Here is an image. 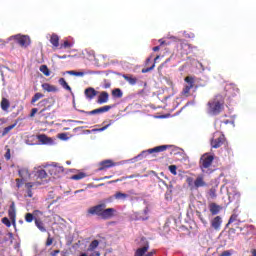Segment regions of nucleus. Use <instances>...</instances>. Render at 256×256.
<instances>
[{
    "label": "nucleus",
    "instance_id": "obj_1",
    "mask_svg": "<svg viewBox=\"0 0 256 256\" xmlns=\"http://www.w3.org/2000/svg\"><path fill=\"white\" fill-rule=\"evenodd\" d=\"M115 213H117V210L115 208H107V204L105 202L92 206L87 210L88 217L96 215L99 219H103V221L113 219V217H115Z\"/></svg>",
    "mask_w": 256,
    "mask_h": 256
},
{
    "label": "nucleus",
    "instance_id": "obj_2",
    "mask_svg": "<svg viewBox=\"0 0 256 256\" xmlns=\"http://www.w3.org/2000/svg\"><path fill=\"white\" fill-rule=\"evenodd\" d=\"M225 101L221 95H217L215 98L208 102V112L210 115H219L223 111Z\"/></svg>",
    "mask_w": 256,
    "mask_h": 256
},
{
    "label": "nucleus",
    "instance_id": "obj_3",
    "mask_svg": "<svg viewBox=\"0 0 256 256\" xmlns=\"http://www.w3.org/2000/svg\"><path fill=\"white\" fill-rule=\"evenodd\" d=\"M213 161H215V156L209 153H205L200 157L199 168L202 173H208L209 169H211V166L213 165Z\"/></svg>",
    "mask_w": 256,
    "mask_h": 256
},
{
    "label": "nucleus",
    "instance_id": "obj_4",
    "mask_svg": "<svg viewBox=\"0 0 256 256\" xmlns=\"http://www.w3.org/2000/svg\"><path fill=\"white\" fill-rule=\"evenodd\" d=\"M167 149H172L170 154L175 155V151H179V148L173 146V145H161V146H156L154 148L145 150L142 152L141 155H152L153 153H163V151H167Z\"/></svg>",
    "mask_w": 256,
    "mask_h": 256
},
{
    "label": "nucleus",
    "instance_id": "obj_5",
    "mask_svg": "<svg viewBox=\"0 0 256 256\" xmlns=\"http://www.w3.org/2000/svg\"><path fill=\"white\" fill-rule=\"evenodd\" d=\"M184 81L186 85H184L181 95L182 97H191V89L195 87V78L193 76H187Z\"/></svg>",
    "mask_w": 256,
    "mask_h": 256
},
{
    "label": "nucleus",
    "instance_id": "obj_6",
    "mask_svg": "<svg viewBox=\"0 0 256 256\" xmlns=\"http://www.w3.org/2000/svg\"><path fill=\"white\" fill-rule=\"evenodd\" d=\"M12 39H14L20 47H29V45H31V38L27 35L17 34L12 36Z\"/></svg>",
    "mask_w": 256,
    "mask_h": 256
},
{
    "label": "nucleus",
    "instance_id": "obj_7",
    "mask_svg": "<svg viewBox=\"0 0 256 256\" xmlns=\"http://www.w3.org/2000/svg\"><path fill=\"white\" fill-rule=\"evenodd\" d=\"M55 105V100L53 98H45L42 99L38 104L37 107L38 109L44 110V111H50L51 107Z\"/></svg>",
    "mask_w": 256,
    "mask_h": 256
},
{
    "label": "nucleus",
    "instance_id": "obj_8",
    "mask_svg": "<svg viewBox=\"0 0 256 256\" xmlns=\"http://www.w3.org/2000/svg\"><path fill=\"white\" fill-rule=\"evenodd\" d=\"M111 109H113V106L106 105L88 112L85 110H80V113H85L86 115H101L103 113H108V111H111Z\"/></svg>",
    "mask_w": 256,
    "mask_h": 256
},
{
    "label": "nucleus",
    "instance_id": "obj_9",
    "mask_svg": "<svg viewBox=\"0 0 256 256\" xmlns=\"http://www.w3.org/2000/svg\"><path fill=\"white\" fill-rule=\"evenodd\" d=\"M225 143V135L219 134L218 136H214V138L211 140V146L213 149H219L221 145Z\"/></svg>",
    "mask_w": 256,
    "mask_h": 256
},
{
    "label": "nucleus",
    "instance_id": "obj_10",
    "mask_svg": "<svg viewBox=\"0 0 256 256\" xmlns=\"http://www.w3.org/2000/svg\"><path fill=\"white\" fill-rule=\"evenodd\" d=\"M49 173L53 177H59L62 173H65V168L58 164H54L49 168Z\"/></svg>",
    "mask_w": 256,
    "mask_h": 256
},
{
    "label": "nucleus",
    "instance_id": "obj_11",
    "mask_svg": "<svg viewBox=\"0 0 256 256\" xmlns=\"http://www.w3.org/2000/svg\"><path fill=\"white\" fill-rule=\"evenodd\" d=\"M117 163L113 162V160H103L99 163L98 171H105L106 169H111V167H115Z\"/></svg>",
    "mask_w": 256,
    "mask_h": 256
},
{
    "label": "nucleus",
    "instance_id": "obj_12",
    "mask_svg": "<svg viewBox=\"0 0 256 256\" xmlns=\"http://www.w3.org/2000/svg\"><path fill=\"white\" fill-rule=\"evenodd\" d=\"M232 223H234L237 229H239L240 231H243V228L239 227V225H241V220H239V215L232 214L228 220V223L226 224V228L229 227Z\"/></svg>",
    "mask_w": 256,
    "mask_h": 256
},
{
    "label": "nucleus",
    "instance_id": "obj_13",
    "mask_svg": "<svg viewBox=\"0 0 256 256\" xmlns=\"http://www.w3.org/2000/svg\"><path fill=\"white\" fill-rule=\"evenodd\" d=\"M211 227L215 231H220L221 230V225L223 224V218L221 216H216L211 220Z\"/></svg>",
    "mask_w": 256,
    "mask_h": 256
},
{
    "label": "nucleus",
    "instance_id": "obj_14",
    "mask_svg": "<svg viewBox=\"0 0 256 256\" xmlns=\"http://www.w3.org/2000/svg\"><path fill=\"white\" fill-rule=\"evenodd\" d=\"M8 217L12 221L13 225H15V219L17 217V211L15 210V202H12L10 208L8 210Z\"/></svg>",
    "mask_w": 256,
    "mask_h": 256
},
{
    "label": "nucleus",
    "instance_id": "obj_15",
    "mask_svg": "<svg viewBox=\"0 0 256 256\" xmlns=\"http://www.w3.org/2000/svg\"><path fill=\"white\" fill-rule=\"evenodd\" d=\"M194 187L195 189H199V187H207V183L205 182V178L203 177V175L197 176L194 181Z\"/></svg>",
    "mask_w": 256,
    "mask_h": 256
},
{
    "label": "nucleus",
    "instance_id": "obj_16",
    "mask_svg": "<svg viewBox=\"0 0 256 256\" xmlns=\"http://www.w3.org/2000/svg\"><path fill=\"white\" fill-rule=\"evenodd\" d=\"M38 141L42 143V145H53V138H49L45 134L38 135Z\"/></svg>",
    "mask_w": 256,
    "mask_h": 256
},
{
    "label": "nucleus",
    "instance_id": "obj_17",
    "mask_svg": "<svg viewBox=\"0 0 256 256\" xmlns=\"http://www.w3.org/2000/svg\"><path fill=\"white\" fill-rule=\"evenodd\" d=\"M109 101V93L107 91H103L100 93L97 99V103L99 105H103L104 103H107Z\"/></svg>",
    "mask_w": 256,
    "mask_h": 256
},
{
    "label": "nucleus",
    "instance_id": "obj_18",
    "mask_svg": "<svg viewBox=\"0 0 256 256\" xmlns=\"http://www.w3.org/2000/svg\"><path fill=\"white\" fill-rule=\"evenodd\" d=\"M42 89L47 91V93H57L59 91L55 85H51L49 83L42 84Z\"/></svg>",
    "mask_w": 256,
    "mask_h": 256
},
{
    "label": "nucleus",
    "instance_id": "obj_19",
    "mask_svg": "<svg viewBox=\"0 0 256 256\" xmlns=\"http://www.w3.org/2000/svg\"><path fill=\"white\" fill-rule=\"evenodd\" d=\"M122 77L129 85H137V77L133 76V74H123Z\"/></svg>",
    "mask_w": 256,
    "mask_h": 256
},
{
    "label": "nucleus",
    "instance_id": "obj_20",
    "mask_svg": "<svg viewBox=\"0 0 256 256\" xmlns=\"http://www.w3.org/2000/svg\"><path fill=\"white\" fill-rule=\"evenodd\" d=\"M147 251H149V243H146L142 248H138L135 251L134 256H147Z\"/></svg>",
    "mask_w": 256,
    "mask_h": 256
},
{
    "label": "nucleus",
    "instance_id": "obj_21",
    "mask_svg": "<svg viewBox=\"0 0 256 256\" xmlns=\"http://www.w3.org/2000/svg\"><path fill=\"white\" fill-rule=\"evenodd\" d=\"M223 209L221 206L217 205L216 203H211L209 205V210L211 215H218V213Z\"/></svg>",
    "mask_w": 256,
    "mask_h": 256
},
{
    "label": "nucleus",
    "instance_id": "obj_22",
    "mask_svg": "<svg viewBox=\"0 0 256 256\" xmlns=\"http://www.w3.org/2000/svg\"><path fill=\"white\" fill-rule=\"evenodd\" d=\"M165 199L167 201H171V199H173V184H169L167 185V190H166V193H165Z\"/></svg>",
    "mask_w": 256,
    "mask_h": 256
},
{
    "label": "nucleus",
    "instance_id": "obj_23",
    "mask_svg": "<svg viewBox=\"0 0 256 256\" xmlns=\"http://www.w3.org/2000/svg\"><path fill=\"white\" fill-rule=\"evenodd\" d=\"M85 95L88 99H94L95 97H97V91L95 90V88H87L85 90Z\"/></svg>",
    "mask_w": 256,
    "mask_h": 256
},
{
    "label": "nucleus",
    "instance_id": "obj_24",
    "mask_svg": "<svg viewBox=\"0 0 256 256\" xmlns=\"http://www.w3.org/2000/svg\"><path fill=\"white\" fill-rule=\"evenodd\" d=\"M35 225L41 231V233H47V228H45V223L40 219L35 218Z\"/></svg>",
    "mask_w": 256,
    "mask_h": 256
},
{
    "label": "nucleus",
    "instance_id": "obj_25",
    "mask_svg": "<svg viewBox=\"0 0 256 256\" xmlns=\"http://www.w3.org/2000/svg\"><path fill=\"white\" fill-rule=\"evenodd\" d=\"M19 176L21 177V179H29V177H31V173H29V169L27 168H22L18 171Z\"/></svg>",
    "mask_w": 256,
    "mask_h": 256
},
{
    "label": "nucleus",
    "instance_id": "obj_26",
    "mask_svg": "<svg viewBox=\"0 0 256 256\" xmlns=\"http://www.w3.org/2000/svg\"><path fill=\"white\" fill-rule=\"evenodd\" d=\"M102 125H104L102 128H98V129H93L92 131H105L106 129H109V127H111V125H113V120H108V121H104L102 123Z\"/></svg>",
    "mask_w": 256,
    "mask_h": 256
},
{
    "label": "nucleus",
    "instance_id": "obj_27",
    "mask_svg": "<svg viewBox=\"0 0 256 256\" xmlns=\"http://www.w3.org/2000/svg\"><path fill=\"white\" fill-rule=\"evenodd\" d=\"M160 58H161V56L157 55L154 58V63L150 67L143 68L142 73H149V72L153 71L155 69V64L157 63V60L160 59Z\"/></svg>",
    "mask_w": 256,
    "mask_h": 256
},
{
    "label": "nucleus",
    "instance_id": "obj_28",
    "mask_svg": "<svg viewBox=\"0 0 256 256\" xmlns=\"http://www.w3.org/2000/svg\"><path fill=\"white\" fill-rule=\"evenodd\" d=\"M0 105H1L2 111H9V107H11V103L7 98H2Z\"/></svg>",
    "mask_w": 256,
    "mask_h": 256
},
{
    "label": "nucleus",
    "instance_id": "obj_29",
    "mask_svg": "<svg viewBox=\"0 0 256 256\" xmlns=\"http://www.w3.org/2000/svg\"><path fill=\"white\" fill-rule=\"evenodd\" d=\"M87 177V174L85 172H79L78 174H74L70 177L72 181H81V179H85Z\"/></svg>",
    "mask_w": 256,
    "mask_h": 256
},
{
    "label": "nucleus",
    "instance_id": "obj_30",
    "mask_svg": "<svg viewBox=\"0 0 256 256\" xmlns=\"http://www.w3.org/2000/svg\"><path fill=\"white\" fill-rule=\"evenodd\" d=\"M129 197V194L123 193V192H116L114 194V199H117L118 201H125Z\"/></svg>",
    "mask_w": 256,
    "mask_h": 256
},
{
    "label": "nucleus",
    "instance_id": "obj_31",
    "mask_svg": "<svg viewBox=\"0 0 256 256\" xmlns=\"http://www.w3.org/2000/svg\"><path fill=\"white\" fill-rule=\"evenodd\" d=\"M50 43L53 47H59V36L57 34H52L50 37Z\"/></svg>",
    "mask_w": 256,
    "mask_h": 256
},
{
    "label": "nucleus",
    "instance_id": "obj_32",
    "mask_svg": "<svg viewBox=\"0 0 256 256\" xmlns=\"http://www.w3.org/2000/svg\"><path fill=\"white\" fill-rule=\"evenodd\" d=\"M43 97H45V94L41 92H37L36 94H34V96L31 99V105H35V103H37L39 99H43Z\"/></svg>",
    "mask_w": 256,
    "mask_h": 256
},
{
    "label": "nucleus",
    "instance_id": "obj_33",
    "mask_svg": "<svg viewBox=\"0 0 256 256\" xmlns=\"http://www.w3.org/2000/svg\"><path fill=\"white\" fill-rule=\"evenodd\" d=\"M112 97H115L116 99H121L123 97V91H121L120 88H115L112 90Z\"/></svg>",
    "mask_w": 256,
    "mask_h": 256
},
{
    "label": "nucleus",
    "instance_id": "obj_34",
    "mask_svg": "<svg viewBox=\"0 0 256 256\" xmlns=\"http://www.w3.org/2000/svg\"><path fill=\"white\" fill-rule=\"evenodd\" d=\"M58 82H59V85L63 87V89H66V91H71V86H69L67 81H65V78H60Z\"/></svg>",
    "mask_w": 256,
    "mask_h": 256
},
{
    "label": "nucleus",
    "instance_id": "obj_35",
    "mask_svg": "<svg viewBox=\"0 0 256 256\" xmlns=\"http://www.w3.org/2000/svg\"><path fill=\"white\" fill-rule=\"evenodd\" d=\"M67 75H74L75 77H85L87 72H77L75 70L66 71Z\"/></svg>",
    "mask_w": 256,
    "mask_h": 256
},
{
    "label": "nucleus",
    "instance_id": "obj_36",
    "mask_svg": "<svg viewBox=\"0 0 256 256\" xmlns=\"http://www.w3.org/2000/svg\"><path fill=\"white\" fill-rule=\"evenodd\" d=\"M40 71H41V73H43V75H45V77H49V75H51V70H49L47 65H41Z\"/></svg>",
    "mask_w": 256,
    "mask_h": 256
},
{
    "label": "nucleus",
    "instance_id": "obj_37",
    "mask_svg": "<svg viewBox=\"0 0 256 256\" xmlns=\"http://www.w3.org/2000/svg\"><path fill=\"white\" fill-rule=\"evenodd\" d=\"M99 247V240H93L88 248V251H95Z\"/></svg>",
    "mask_w": 256,
    "mask_h": 256
},
{
    "label": "nucleus",
    "instance_id": "obj_38",
    "mask_svg": "<svg viewBox=\"0 0 256 256\" xmlns=\"http://www.w3.org/2000/svg\"><path fill=\"white\" fill-rule=\"evenodd\" d=\"M16 125H17V124H12V125H10V126L5 127L4 130H3V132H2V137H5V135H8V133H9L10 131H12V129H15Z\"/></svg>",
    "mask_w": 256,
    "mask_h": 256
},
{
    "label": "nucleus",
    "instance_id": "obj_39",
    "mask_svg": "<svg viewBox=\"0 0 256 256\" xmlns=\"http://www.w3.org/2000/svg\"><path fill=\"white\" fill-rule=\"evenodd\" d=\"M36 177H38V179H45L47 177V172L43 169L38 170L36 172Z\"/></svg>",
    "mask_w": 256,
    "mask_h": 256
},
{
    "label": "nucleus",
    "instance_id": "obj_40",
    "mask_svg": "<svg viewBox=\"0 0 256 256\" xmlns=\"http://www.w3.org/2000/svg\"><path fill=\"white\" fill-rule=\"evenodd\" d=\"M45 111H47V110H40L38 112L40 119H49V117L51 116V113H45Z\"/></svg>",
    "mask_w": 256,
    "mask_h": 256
},
{
    "label": "nucleus",
    "instance_id": "obj_41",
    "mask_svg": "<svg viewBox=\"0 0 256 256\" xmlns=\"http://www.w3.org/2000/svg\"><path fill=\"white\" fill-rule=\"evenodd\" d=\"M190 45L187 42L180 43V49H182L183 53H187V49H190Z\"/></svg>",
    "mask_w": 256,
    "mask_h": 256
},
{
    "label": "nucleus",
    "instance_id": "obj_42",
    "mask_svg": "<svg viewBox=\"0 0 256 256\" xmlns=\"http://www.w3.org/2000/svg\"><path fill=\"white\" fill-rule=\"evenodd\" d=\"M35 219V216L31 213H26L25 215V221L26 223H33V220Z\"/></svg>",
    "mask_w": 256,
    "mask_h": 256
},
{
    "label": "nucleus",
    "instance_id": "obj_43",
    "mask_svg": "<svg viewBox=\"0 0 256 256\" xmlns=\"http://www.w3.org/2000/svg\"><path fill=\"white\" fill-rule=\"evenodd\" d=\"M71 47H73V45H71L67 40H65L64 43L60 45V49H71Z\"/></svg>",
    "mask_w": 256,
    "mask_h": 256
},
{
    "label": "nucleus",
    "instance_id": "obj_44",
    "mask_svg": "<svg viewBox=\"0 0 256 256\" xmlns=\"http://www.w3.org/2000/svg\"><path fill=\"white\" fill-rule=\"evenodd\" d=\"M6 161H9L11 159V149L9 148V146H6V153L4 155Z\"/></svg>",
    "mask_w": 256,
    "mask_h": 256
},
{
    "label": "nucleus",
    "instance_id": "obj_45",
    "mask_svg": "<svg viewBox=\"0 0 256 256\" xmlns=\"http://www.w3.org/2000/svg\"><path fill=\"white\" fill-rule=\"evenodd\" d=\"M209 196L212 198V199H215V197H217V190L215 188H211L209 190Z\"/></svg>",
    "mask_w": 256,
    "mask_h": 256
},
{
    "label": "nucleus",
    "instance_id": "obj_46",
    "mask_svg": "<svg viewBox=\"0 0 256 256\" xmlns=\"http://www.w3.org/2000/svg\"><path fill=\"white\" fill-rule=\"evenodd\" d=\"M169 171L172 173V175H177V166L176 165H170Z\"/></svg>",
    "mask_w": 256,
    "mask_h": 256
},
{
    "label": "nucleus",
    "instance_id": "obj_47",
    "mask_svg": "<svg viewBox=\"0 0 256 256\" xmlns=\"http://www.w3.org/2000/svg\"><path fill=\"white\" fill-rule=\"evenodd\" d=\"M2 223L6 225V227H11V221L7 217L2 218Z\"/></svg>",
    "mask_w": 256,
    "mask_h": 256
},
{
    "label": "nucleus",
    "instance_id": "obj_48",
    "mask_svg": "<svg viewBox=\"0 0 256 256\" xmlns=\"http://www.w3.org/2000/svg\"><path fill=\"white\" fill-rule=\"evenodd\" d=\"M51 245H53V238H51V236H48L46 240V247H51Z\"/></svg>",
    "mask_w": 256,
    "mask_h": 256
},
{
    "label": "nucleus",
    "instance_id": "obj_49",
    "mask_svg": "<svg viewBox=\"0 0 256 256\" xmlns=\"http://www.w3.org/2000/svg\"><path fill=\"white\" fill-rule=\"evenodd\" d=\"M152 60H153V55H150V56L146 59V61H145L146 67H151V66H149V65H150V63H151Z\"/></svg>",
    "mask_w": 256,
    "mask_h": 256
},
{
    "label": "nucleus",
    "instance_id": "obj_50",
    "mask_svg": "<svg viewBox=\"0 0 256 256\" xmlns=\"http://www.w3.org/2000/svg\"><path fill=\"white\" fill-rule=\"evenodd\" d=\"M38 112H39V108H32L30 117H35V115H37Z\"/></svg>",
    "mask_w": 256,
    "mask_h": 256
},
{
    "label": "nucleus",
    "instance_id": "obj_51",
    "mask_svg": "<svg viewBox=\"0 0 256 256\" xmlns=\"http://www.w3.org/2000/svg\"><path fill=\"white\" fill-rule=\"evenodd\" d=\"M231 197H236L237 199H240L241 193L236 192V193H234V194H229V199H231Z\"/></svg>",
    "mask_w": 256,
    "mask_h": 256
},
{
    "label": "nucleus",
    "instance_id": "obj_52",
    "mask_svg": "<svg viewBox=\"0 0 256 256\" xmlns=\"http://www.w3.org/2000/svg\"><path fill=\"white\" fill-rule=\"evenodd\" d=\"M33 185H35L33 182H28L25 184V187L27 190H31L33 189Z\"/></svg>",
    "mask_w": 256,
    "mask_h": 256
},
{
    "label": "nucleus",
    "instance_id": "obj_53",
    "mask_svg": "<svg viewBox=\"0 0 256 256\" xmlns=\"http://www.w3.org/2000/svg\"><path fill=\"white\" fill-rule=\"evenodd\" d=\"M59 253H61L60 250H54V251H52V252L50 253V255H51V256H57V255H59Z\"/></svg>",
    "mask_w": 256,
    "mask_h": 256
},
{
    "label": "nucleus",
    "instance_id": "obj_54",
    "mask_svg": "<svg viewBox=\"0 0 256 256\" xmlns=\"http://www.w3.org/2000/svg\"><path fill=\"white\" fill-rule=\"evenodd\" d=\"M23 183V179H16V185L17 187H21V184Z\"/></svg>",
    "mask_w": 256,
    "mask_h": 256
},
{
    "label": "nucleus",
    "instance_id": "obj_55",
    "mask_svg": "<svg viewBox=\"0 0 256 256\" xmlns=\"http://www.w3.org/2000/svg\"><path fill=\"white\" fill-rule=\"evenodd\" d=\"M27 197H33V191L32 190H27Z\"/></svg>",
    "mask_w": 256,
    "mask_h": 256
},
{
    "label": "nucleus",
    "instance_id": "obj_56",
    "mask_svg": "<svg viewBox=\"0 0 256 256\" xmlns=\"http://www.w3.org/2000/svg\"><path fill=\"white\" fill-rule=\"evenodd\" d=\"M67 137V134L61 133L59 134V139H65Z\"/></svg>",
    "mask_w": 256,
    "mask_h": 256
},
{
    "label": "nucleus",
    "instance_id": "obj_57",
    "mask_svg": "<svg viewBox=\"0 0 256 256\" xmlns=\"http://www.w3.org/2000/svg\"><path fill=\"white\" fill-rule=\"evenodd\" d=\"M7 45V42L5 40H0V47H5Z\"/></svg>",
    "mask_w": 256,
    "mask_h": 256
},
{
    "label": "nucleus",
    "instance_id": "obj_58",
    "mask_svg": "<svg viewBox=\"0 0 256 256\" xmlns=\"http://www.w3.org/2000/svg\"><path fill=\"white\" fill-rule=\"evenodd\" d=\"M110 87H111V83L106 82V83L104 84V89H109Z\"/></svg>",
    "mask_w": 256,
    "mask_h": 256
},
{
    "label": "nucleus",
    "instance_id": "obj_59",
    "mask_svg": "<svg viewBox=\"0 0 256 256\" xmlns=\"http://www.w3.org/2000/svg\"><path fill=\"white\" fill-rule=\"evenodd\" d=\"M143 213H144V215H149V207H146V208L143 210Z\"/></svg>",
    "mask_w": 256,
    "mask_h": 256
},
{
    "label": "nucleus",
    "instance_id": "obj_60",
    "mask_svg": "<svg viewBox=\"0 0 256 256\" xmlns=\"http://www.w3.org/2000/svg\"><path fill=\"white\" fill-rule=\"evenodd\" d=\"M135 177H137V175H130V176L124 177V179H135Z\"/></svg>",
    "mask_w": 256,
    "mask_h": 256
},
{
    "label": "nucleus",
    "instance_id": "obj_61",
    "mask_svg": "<svg viewBox=\"0 0 256 256\" xmlns=\"http://www.w3.org/2000/svg\"><path fill=\"white\" fill-rule=\"evenodd\" d=\"M155 250H153V251H151V252H148L147 254H146V256H153V255H155Z\"/></svg>",
    "mask_w": 256,
    "mask_h": 256
},
{
    "label": "nucleus",
    "instance_id": "obj_62",
    "mask_svg": "<svg viewBox=\"0 0 256 256\" xmlns=\"http://www.w3.org/2000/svg\"><path fill=\"white\" fill-rule=\"evenodd\" d=\"M90 256H101V253L100 252H93Z\"/></svg>",
    "mask_w": 256,
    "mask_h": 256
},
{
    "label": "nucleus",
    "instance_id": "obj_63",
    "mask_svg": "<svg viewBox=\"0 0 256 256\" xmlns=\"http://www.w3.org/2000/svg\"><path fill=\"white\" fill-rule=\"evenodd\" d=\"M160 49H161L160 46H156V47L153 48V51L157 52V51H159Z\"/></svg>",
    "mask_w": 256,
    "mask_h": 256
},
{
    "label": "nucleus",
    "instance_id": "obj_64",
    "mask_svg": "<svg viewBox=\"0 0 256 256\" xmlns=\"http://www.w3.org/2000/svg\"><path fill=\"white\" fill-rule=\"evenodd\" d=\"M252 256H256V249L251 250Z\"/></svg>",
    "mask_w": 256,
    "mask_h": 256
}]
</instances>
